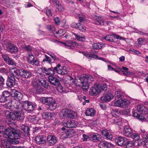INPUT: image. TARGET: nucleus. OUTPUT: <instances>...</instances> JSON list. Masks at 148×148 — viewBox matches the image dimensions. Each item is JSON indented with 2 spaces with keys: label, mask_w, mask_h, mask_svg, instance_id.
<instances>
[{
  "label": "nucleus",
  "mask_w": 148,
  "mask_h": 148,
  "mask_svg": "<svg viewBox=\"0 0 148 148\" xmlns=\"http://www.w3.org/2000/svg\"><path fill=\"white\" fill-rule=\"evenodd\" d=\"M42 102L46 105L47 108L49 110H53L56 108V102L52 97H43L42 99Z\"/></svg>",
  "instance_id": "20e7f679"
},
{
  "label": "nucleus",
  "mask_w": 148,
  "mask_h": 148,
  "mask_svg": "<svg viewBox=\"0 0 148 148\" xmlns=\"http://www.w3.org/2000/svg\"><path fill=\"white\" fill-rule=\"evenodd\" d=\"M90 139L94 142L99 141L101 140V136L100 134L93 133L90 134Z\"/></svg>",
  "instance_id": "6ab92c4d"
},
{
  "label": "nucleus",
  "mask_w": 148,
  "mask_h": 148,
  "mask_svg": "<svg viewBox=\"0 0 148 148\" xmlns=\"http://www.w3.org/2000/svg\"><path fill=\"white\" fill-rule=\"evenodd\" d=\"M130 102L127 100L125 99H124L123 100V102H122V104L121 105V107L125 108L127 107L128 105L130 104Z\"/></svg>",
  "instance_id": "09e8293b"
},
{
  "label": "nucleus",
  "mask_w": 148,
  "mask_h": 148,
  "mask_svg": "<svg viewBox=\"0 0 148 148\" xmlns=\"http://www.w3.org/2000/svg\"><path fill=\"white\" fill-rule=\"evenodd\" d=\"M132 113L133 116L134 117H136L137 118L140 114L139 113H138L135 110H133Z\"/></svg>",
  "instance_id": "680f3d73"
},
{
  "label": "nucleus",
  "mask_w": 148,
  "mask_h": 148,
  "mask_svg": "<svg viewBox=\"0 0 148 148\" xmlns=\"http://www.w3.org/2000/svg\"><path fill=\"white\" fill-rule=\"evenodd\" d=\"M78 82L80 84L77 85V86H82V88L84 90H87L89 88L88 83H90L94 80L92 77L90 75H85V76L79 78Z\"/></svg>",
  "instance_id": "f03ea898"
},
{
  "label": "nucleus",
  "mask_w": 148,
  "mask_h": 148,
  "mask_svg": "<svg viewBox=\"0 0 148 148\" xmlns=\"http://www.w3.org/2000/svg\"><path fill=\"white\" fill-rule=\"evenodd\" d=\"M68 110H62L60 113L61 116L62 118H65L68 117Z\"/></svg>",
  "instance_id": "79ce46f5"
},
{
  "label": "nucleus",
  "mask_w": 148,
  "mask_h": 148,
  "mask_svg": "<svg viewBox=\"0 0 148 148\" xmlns=\"http://www.w3.org/2000/svg\"><path fill=\"white\" fill-rule=\"evenodd\" d=\"M13 100H10L8 102L4 105V107L12 111V109H13Z\"/></svg>",
  "instance_id": "f704fd0d"
},
{
  "label": "nucleus",
  "mask_w": 148,
  "mask_h": 148,
  "mask_svg": "<svg viewBox=\"0 0 148 148\" xmlns=\"http://www.w3.org/2000/svg\"><path fill=\"white\" fill-rule=\"evenodd\" d=\"M18 69L15 67L11 68L9 69L10 73L11 75L12 76L17 77L18 76L19 73H18Z\"/></svg>",
  "instance_id": "7c9ffc66"
},
{
  "label": "nucleus",
  "mask_w": 148,
  "mask_h": 148,
  "mask_svg": "<svg viewBox=\"0 0 148 148\" xmlns=\"http://www.w3.org/2000/svg\"><path fill=\"white\" fill-rule=\"evenodd\" d=\"M86 56L87 58L89 59H91L92 58H94L97 59L98 57V56L95 55H90L88 54H86Z\"/></svg>",
  "instance_id": "603ef678"
},
{
  "label": "nucleus",
  "mask_w": 148,
  "mask_h": 148,
  "mask_svg": "<svg viewBox=\"0 0 148 148\" xmlns=\"http://www.w3.org/2000/svg\"><path fill=\"white\" fill-rule=\"evenodd\" d=\"M59 66V65H57L55 67H51L48 69L45 67H42L41 69L43 73L47 75L51 76L54 75L56 70H57V67H58Z\"/></svg>",
  "instance_id": "0eeeda50"
},
{
  "label": "nucleus",
  "mask_w": 148,
  "mask_h": 148,
  "mask_svg": "<svg viewBox=\"0 0 148 148\" xmlns=\"http://www.w3.org/2000/svg\"><path fill=\"white\" fill-rule=\"evenodd\" d=\"M55 6L56 8H57L59 11L60 12L63 11L64 9L63 6L62 5H61L60 3L57 5H55Z\"/></svg>",
  "instance_id": "3c124183"
},
{
  "label": "nucleus",
  "mask_w": 148,
  "mask_h": 148,
  "mask_svg": "<svg viewBox=\"0 0 148 148\" xmlns=\"http://www.w3.org/2000/svg\"><path fill=\"white\" fill-rule=\"evenodd\" d=\"M75 36V38L77 39L80 41H84L85 40V38L84 37H82L76 34L73 33Z\"/></svg>",
  "instance_id": "de8ad7c7"
},
{
  "label": "nucleus",
  "mask_w": 148,
  "mask_h": 148,
  "mask_svg": "<svg viewBox=\"0 0 148 148\" xmlns=\"http://www.w3.org/2000/svg\"><path fill=\"white\" fill-rule=\"evenodd\" d=\"M19 74L23 78H28L32 76V73L26 69H20L18 70Z\"/></svg>",
  "instance_id": "f8f14e48"
},
{
  "label": "nucleus",
  "mask_w": 148,
  "mask_h": 148,
  "mask_svg": "<svg viewBox=\"0 0 148 148\" xmlns=\"http://www.w3.org/2000/svg\"><path fill=\"white\" fill-rule=\"evenodd\" d=\"M71 26L73 27L78 28L79 30L82 32H85L86 30V27L80 23H73L72 24Z\"/></svg>",
  "instance_id": "bb28decb"
},
{
  "label": "nucleus",
  "mask_w": 148,
  "mask_h": 148,
  "mask_svg": "<svg viewBox=\"0 0 148 148\" xmlns=\"http://www.w3.org/2000/svg\"><path fill=\"white\" fill-rule=\"evenodd\" d=\"M21 129L24 131L27 136L30 135L29 131H30L29 128L27 126L22 125L21 127Z\"/></svg>",
  "instance_id": "72a5a7b5"
},
{
  "label": "nucleus",
  "mask_w": 148,
  "mask_h": 148,
  "mask_svg": "<svg viewBox=\"0 0 148 148\" xmlns=\"http://www.w3.org/2000/svg\"><path fill=\"white\" fill-rule=\"evenodd\" d=\"M27 60L29 64L32 65L38 66L39 65V61L36 58H35L32 53L29 54L27 58Z\"/></svg>",
  "instance_id": "4468645a"
},
{
  "label": "nucleus",
  "mask_w": 148,
  "mask_h": 148,
  "mask_svg": "<svg viewBox=\"0 0 148 148\" xmlns=\"http://www.w3.org/2000/svg\"><path fill=\"white\" fill-rule=\"evenodd\" d=\"M47 28L50 32L53 33L55 32V28L54 26L53 25H48L47 26Z\"/></svg>",
  "instance_id": "8fccbe9b"
},
{
  "label": "nucleus",
  "mask_w": 148,
  "mask_h": 148,
  "mask_svg": "<svg viewBox=\"0 0 148 148\" xmlns=\"http://www.w3.org/2000/svg\"><path fill=\"white\" fill-rule=\"evenodd\" d=\"M61 30H59L58 32H57L56 34H55V36L57 38H58L61 36L63 34L61 33Z\"/></svg>",
  "instance_id": "13d9d810"
},
{
  "label": "nucleus",
  "mask_w": 148,
  "mask_h": 148,
  "mask_svg": "<svg viewBox=\"0 0 148 148\" xmlns=\"http://www.w3.org/2000/svg\"><path fill=\"white\" fill-rule=\"evenodd\" d=\"M58 65H59L60 66L58 67H57V70H56V71L58 74L64 75L67 73V72L66 67L64 66L60 68L61 67L60 65V64H58Z\"/></svg>",
  "instance_id": "393cba45"
},
{
  "label": "nucleus",
  "mask_w": 148,
  "mask_h": 148,
  "mask_svg": "<svg viewBox=\"0 0 148 148\" xmlns=\"http://www.w3.org/2000/svg\"><path fill=\"white\" fill-rule=\"evenodd\" d=\"M123 74L125 76H128L130 74H132V73L131 72L128 71V69L125 67H123L122 69H121Z\"/></svg>",
  "instance_id": "e433bc0d"
},
{
  "label": "nucleus",
  "mask_w": 148,
  "mask_h": 148,
  "mask_svg": "<svg viewBox=\"0 0 148 148\" xmlns=\"http://www.w3.org/2000/svg\"><path fill=\"white\" fill-rule=\"evenodd\" d=\"M14 112L7 111L5 113L6 116L7 117V121L9 119L14 120H22L24 118V114L22 110Z\"/></svg>",
  "instance_id": "7ed1b4c3"
},
{
  "label": "nucleus",
  "mask_w": 148,
  "mask_h": 148,
  "mask_svg": "<svg viewBox=\"0 0 148 148\" xmlns=\"http://www.w3.org/2000/svg\"><path fill=\"white\" fill-rule=\"evenodd\" d=\"M113 36L117 39H119L120 40H125V39L123 37L120 36L116 34H114Z\"/></svg>",
  "instance_id": "052dcab7"
},
{
  "label": "nucleus",
  "mask_w": 148,
  "mask_h": 148,
  "mask_svg": "<svg viewBox=\"0 0 148 148\" xmlns=\"http://www.w3.org/2000/svg\"><path fill=\"white\" fill-rule=\"evenodd\" d=\"M138 143L144 147L148 148V140L145 141L140 140Z\"/></svg>",
  "instance_id": "a18cd8bd"
},
{
  "label": "nucleus",
  "mask_w": 148,
  "mask_h": 148,
  "mask_svg": "<svg viewBox=\"0 0 148 148\" xmlns=\"http://www.w3.org/2000/svg\"><path fill=\"white\" fill-rule=\"evenodd\" d=\"M100 85V87L99 88V89L100 90V92L102 91H106L107 90V86L106 84H103L101 85L99 84H97Z\"/></svg>",
  "instance_id": "c03bdc74"
},
{
  "label": "nucleus",
  "mask_w": 148,
  "mask_h": 148,
  "mask_svg": "<svg viewBox=\"0 0 148 148\" xmlns=\"http://www.w3.org/2000/svg\"><path fill=\"white\" fill-rule=\"evenodd\" d=\"M100 85L97 84H95L90 89L89 92L90 94L92 96H96L98 95L100 92L99 88Z\"/></svg>",
  "instance_id": "ddd939ff"
},
{
  "label": "nucleus",
  "mask_w": 148,
  "mask_h": 148,
  "mask_svg": "<svg viewBox=\"0 0 148 148\" xmlns=\"http://www.w3.org/2000/svg\"><path fill=\"white\" fill-rule=\"evenodd\" d=\"M48 80L51 84L53 85L58 86L60 90H62V87L61 86L59 79L56 77L53 76H49Z\"/></svg>",
  "instance_id": "9b49d317"
},
{
  "label": "nucleus",
  "mask_w": 148,
  "mask_h": 148,
  "mask_svg": "<svg viewBox=\"0 0 148 148\" xmlns=\"http://www.w3.org/2000/svg\"><path fill=\"white\" fill-rule=\"evenodd\" d=\"M75 131L72 129H70L65 132H62L61 137L63 138H70L73 136L75 133Z\"/></svg>",
  "instance_id": "dca6fc26"
},
{
  "label": "nucleus",
  "mask_w": 148,
  "mask_h": 148,
  "mask_svg": "<svg viewBox=\"0 0 148 148\" xmlns=\"http://www.w3.org/2000/svg\"><path fill=\"white\" fill-rule=\"evenodd\" d=\"M122 102H123V100L122 99H120L116 101L114 104L115 106L121 107Z\"/></svg>",
  "instance_id": "49530a36"
},
{
  "label": "nucleus",
  "mask_w": 148,
  "mask_h": 148,
  "mask_svg": "<svg viewBox=\"0 0 148 148\" xmlns=\"http://www.w3.org/2000/svg\"><path fill=\"white\" fill-rule=\"evenodd\" d=\"M2 95L7 99L10 96V94L8 91H4L3 92Z\"/></svg>",
  "instance_id": "5fc2aeb1"
},
{
  "label": "nucleus",
  "mask_w": 148,
  "mask_h": 148,
  "mask_svg": "<svg viewBox=\"0 0 148 148\" xmlns=\"http://www.w3.org/2000/svg\"><path fill=\"white\" fill-rule=\"evenodd\" d=\"M23 105L25 110L29 112L33 111L36 107L34 104L27 101L23 102Z\"/></svg>",
  "instance_id": "9d476101"
},
{
  "label": "nucleus",
  "mask_w": 148,
  "mask_h": 148,
  "mask_svg": "<svg viewBox=\"0 0 148 148\" xmlns=\"http://www.w3.org/2000/svg\"><path fill=\"white\" fill-rule=\"evenodd\" d=\"M3 147L6 148H10L11 147L10 143L6 142H4V143L3 144Z\"/></svg>",
  "instance_id": "bf43d9fd"
},
{
  "label": "nucleus",
  "mask_w": 148,
  "mask_h": 148,
  "mask_svg": "<svg viewBox=\"0 0 148 148\" xmlns=\"http://www.w3.org/2000/svg\"><path fill=\"white\" fill-rule=\"evenodd\" d=\"M124 135L128 137H130L135 140H138L139 139L138 134L133 133L131 129L127 126H125L124 128Z\"/></svg>",
  "instance_id": "39448f33"
},
{
  "label": "nucleus",
  "mask_w": 148,
  "mask_h": 148,
  "mask_svg": "<svg viewBox=\"0 0 148 148\" xmlns=\"http://www.w3.org/2000/svg\"><path fill=\"white\" fill-rule=\"evenodd\" d=\"M45 58L42 61V64H45V62H47L49 64H51L52 63V62L51 58L50 57L46 55H45Z\"/></svg>",
  "instance_id": "a19ab883"
},
{
  "label": "nucleus",
  "mask_w": 148,
  "mask_h": 148,
  "mask_svg": "<svg viewBox=\"0 0 148 148\" xmlns=\"http://www.w3.org/2000/svg\"><path fill=\"white\" fill-rule=\"evenodd\" d=\"M103 39H105L106 40L109 42H114V40L115 38L113 35H108L104 37Z\"/></svg>",
  "instance_id": "4c0bfd02"
},
{
  "label": "nucleus",
  "mask_w": 148,
  "mask_h": 148,
  "mask_svg": "<svg viewBox=\"0 0 148 148\" xmlns=\"http://www.w3.org/2000/svg\"><path fill=\"white\" fill-rule=\"evenodd\" d=\"M126 148H131L134 146V143L132 142L127 141L125 144Z\"/></svg>",
  "instance_id": "37998d69"
},
{
  "label": "nucleus",
  "mask_w": 148,
  "mask_h": 148,
  "mask_svg": "<svg viewBox=\"0 0 148 148\" xmlns=\"http://www.w3.org/2000/svg\"><path fill=\"white\" fill-rule=\"evenodd\" d=\"M46 13L48 16H51L52 15L51 10L50 9H48L46 10Z\"/></svg>",
  "instance_id": "0e129e2a"
},
{
  "label": "nucleus",
  "mask_w": 148,
  "mask_h": 148,
  "mask_svg": "<svg viewBox=\"0 0 148 148\" xmlns=\"http://www.w3.org/2000/svg\"><path fill=\"white\" fill-rule=\"evenodd\" d=\"M101 133L102 135L106 139L111 140L112 138L113 135L111 132L106 129L101 130Z\"/></svg>",
  "instance_id": "a211bd4d"
},
{
  "label": "nucleus",
  "mask_w": 148,
  "mask_h": 148,
  "mask_svg": "<svg viewBox=\"0 0 148 148\" xmlns=\"http://www.w3.org/2000/svg\"><path fill=\"white\" fill-rule=\"evenodd\" d=\"M113 96L110 92H108L101 97V99L103 101H109L113 98Z\"/></svg>",
  "instance_id": "aec40b11"
},
{
  "label": "nucleus",
  "mask_w": 148,
  "mask_h": 148,
  "mask_svg": "<svg viewBox=\"0 0 148 148\" xmlns=\"http://www.w3.org/2000/svg\"><path fill=\"white\" fill-rule=\"evenodd\" d=\"M15 77L10 76H8L7 84L9 87H11L15 84Z\"/></svg>",
  "instance_id": "cd10ccee"
},
{
  "label": "nucleus",
  "mask_w": 148,
  "mask_h": 148,
  "mask_svg": "<svg viewBox=\"0 0 148 148\" xmlns=\"http://www.w3.org/2000/svg\"><path fill=\"white\" fill-rule=\"evenodd\" d=\"M11 95L12 97H14L18 101L21 100L23 97L22 94L16 90H13Z\"/></svg>",
  "instance_id": "a878e982"
},
{
  "label": "nucleus",
  "mask_w": 148,
  "mask_h": 148,
  "mask_svg": "<svg viewBox=\"0 0 148 148\" xmlns=\"http://www.w3.org/2000/svg\"><path fill=\"white\" fill-rule=\"evenodd\" d=\"M2 57L6 63L9 65L16 66V63L12 58H10L7 54H4L1 55Z\"/></svg>",
  "instance_id": "1a4fd4ad"
},
{
  "label": "nucleus",
  "mask_w": 148,
  "mask_h": 148,
  "mask_svg": "<svg viewBox=\"0 0 148 148\" xmlns=\"http://www.w3.org/2000/svg\"><path fill=\"white\" fill-rule=\"evenodd\" d=\"M98 147L100 148H111L112 147V144L108 142L102 141L98 144Z\"/></svg>",
  "instance_id": "4be33fe9"
},
{
  "label": "nucleus",
  "mask_w": 148,
  "mask_h": 148,
  "mask_svg": "<svg viewBox=\"0 0 148 148\" xmlns=\"http://www.w3.org/2000/svg\"><path fill=\"white\" fill-rule=\"evenodd\" d=\"M48 54L54 60H56V56L53 54V53H51V52H50L48 53Z\"/></svg>",
  "instance_id": "774afa93"
},
{
  "label": "nucleus",
  "mask_w": 148,
  "mask_h": 148,
  "mask_svg": "<svg viewBox=\"0 0 148 148\" xmlns=\"http://www.w3.org/2000/svg\"><path fill=\"white\" fill-rule=\"evenodd\" d=\"M54 20L55 21V23L57 25H58L60 24V20L58 17L55 18Z\"/></svg>",
  "instance_id": "e2e57ef3"
},
{
  "label": "nucleus",
  "mask_w": 148,
  "mask_h": 148,
  "mask_svg": "<svg viewBox=\"0 0 148 148\" xmlns=\"http://www.w3.org/2000/svg\"><path fill=\"white\" fill-rule=\"evenodd\" d=\"M148 110L142 105L137 106V111L139 114H146L147 113Z\"/></svg>",
  "instance_id": "b1692460"
},
{
  "label": "nucleus",
  "mask_w": 148,
  "mask_h": 148,
  "mask_svg": "<svg viewBox=\"0 0 148 148\" xmlns=\"http://www.w3.org/2000/svg\"><path fill=\"white\" fill-rule=\"evenodd\" d=\"M92 46L93 49H99L103 47V44L101 42L95 43L92 45Z\"/></svg>",
  "instance_id": "c9c22d12"
},
{
  "label": "nucleus",
  "mask_w": 148,
  "mask_h": 148,
  "mask_svg": "<svg viewBox=\"0 0 148 148\" xmlns=\"http://www.w3.org/2000/svg\"><path fill=\"white\" fill-rule=\"evenodd\" d=\"M7 99L5 97L3 96L2 95L0 97V102H4Z\"/></svg>",
  "instance_id": "69168bd1"
},
{
  "label": "nucleus",
  "mask_w": 148,
  "mask_h": 148,
  "mask_svg": "<svg viewBox=\"0 0 148 148\" xmlns=\"http://www.w3.org/2000/svg\"><path fill=\"white\" fill-rule=\"evenodd\" d=\"M82 136L83 138L82 140L84 141H86L87 140V139L89 138V137L88 136H87L85 134H83L82 135Z\"/></svg>",
  "instance_id": "338daca9"
},
{
  "label": "nucleus",
  "mask_w": 148,
  "mask_h": 148,
  "mask_svg": "<svg viewBox=\"0 0 148 148\" xmlns=\"http://www.w3.org/2000/svg\"><path fill=\"white\" fill-rule=\"evenodd\" d=\"M66 83L68 84L69 85H71L74 83V79L71 76L68 75L66 76L64 79Z\"/></svg>",
  "instance_id": "2f4dec72"
},
{
  "label": "nucleus",
  "mask_w": 148,
  "mask_h": 148,
  "mask_svg": "<svg viewBox=\"0 0 148 148\" xmlns=\"http://www.w3.org/2000/svg\"><path fill=\"white\" fill-rule=\"evenodd\" d=\"M118 144L120 146L123 145L125 144V142L127 140L126 138L124 137L118 136L116 139Z\"/></svg>",
  "instance_id": "c85d7f7f"
},
{
  "label": "nucleus",
  "mask_w": 148,
  "mask_h": 148,
  "mask_svg": "<svg viewBox=\"0 0 148 148\" xmlns=\"http://www.w3.org/2000/svg\"><path fill=\"white\" fill-rule=\"evenodd\" d=\"M93 23L95 24H99L101 25H103L104 24V22L102 18L97 16H94L93 17Z\"/></svg>",
  "instance_id": "412c9836"
},
{
  "label": "nucleus",
  "mask_w": 148,
  "mask_h": 148,
  "mask_svg": "<svg viewBox=\"0 0 148 148\" xmlns=\"http://www.w3.org/2000/svg\"><path fill=\"white\" fill-rule=\"evenodd\" d=\"M70 45V48H73L74 47H77L78 46V44L75 42H73L69 41Z\"/></svg>",
  "instance_id": "864d4df0"
},
{
  "label": "nucleus",
  "mask_w": 148,
  "mask_h": 148,
  "mask_svg": "<svg viewBox=\"0 0 148 148\" xmlns=\"http://www.w3.org/2000/svg\"><path fill=\"white\" fill-rule=\"evenodd\" d=\"M5 131H2V134L4 137L10 139H18L21 137V132L19 130H16L14 129L11 130L5 129Z\"/></svg>",
  "instance_id": "f257e3e1"
},
{
  "label": "nucleus",
  "mask_w": 148,
  "mask_h": 148,
  "mask_svg": "<svg viewBox=\"0 0 148 148\" xmlns=\"http://www.w3.org/2000/svg\"><path fill=\"white\" fill-rule=\"evenodd\" d=\"M54 114L53 113L44 112L42 113V116L43 119L49 120L51 119Z\"/></svg>",
  "instance_id": "c756f323"
},
{
  "label": "nucleus",
  "mask_w": 148,
  "mask_h": 148,
  "mask_svg": "<svg viewBox=\"0 0 148 148\" xmlns=\"http://www.w3.org/2000/svg\"><path fill=\"white\" fill-rule=\"evenodd\" d=\"M62 124L64 127L72 128L76 127L77 125V122L73 120H69L67 122H62Z\"/></svg>",
  "instance_id": "2eb2a0df"
},
{
  "label": "nucleus",
  "mask_w": 148,
  "mask_h": 148,
  "mask_svg": "<svg viewBox=\"0 0 148 148\" xmlns=\"http://www.w3.org/2000/svg\"><path fill=\"white\" fill-rule=\"evenodd\" d=\"M95 111L93 108H90L86 111L85 114L87 116H92L95 114Z\"/></svg>",
  "instance_id": "473e14b6"
},
{
  "label": "nucleus",
  "mask_w": 148,
  "mask_h": 148,
  "mask_svg": "<svg viewBox=\"0 0 148 148\" xmlns=\"http://www.w3.org/2000/svg\"><path fill=\"white\" fill-rule=\"evenodd\" d=\"M3 44L10 52L14 53L18 51V48L14 44H12L11 42L9 40H4Z\"/></svg>",
  "instance_id": "423d86ee"
},
{
  "label": "nucleus",
  "mask_w": 148,
  "mask_h": 148,
  "mask_svg": "<svg viewBox=\"0 0 148 148\" xmlns=\"http://www.w3.org/2000/svg\"><path fill=\"white\" fill-rule=\"evenodd\" d=\"M41 85L45 88H47L49 86V83L47 82L46 81L43 79L39 81Z\"/></svg>",
  "instance_id": "ea45409f"
},
{
  "label": "nucleus",
  "mask_w": 148,
  "mask_h": 148,
  "mask_svg": "<svg viewBox=\"0 0 148 148\" xmlns=\"http://www.w3.org/2000/svg\"><path fill=\"white\" fill-rule=\"evenodd\" d=\"M76 113L75 112L71 110L68 111V117L69 118H73L75 116Z\"/></svg>",
  "instance_id": "58836bf2"
},
{
  "label": "nucleus",
  "mask_w": 148,
  "mask_h": 148,
  "mask_svg": "<svg viewBox=\"0 0 148 148\" xmlns=\"http://www.w3.org/2000/svg\"><path fill=\"white\" fill-rule=\"evenodd\" d=\"M36 90L37 93H39L43 92V88L40 86H38L36 88Z\"/></svg>",
  "instance_id": "6e6d98bb"
},
{
  "label": "nucleus",
  "mask_w": 148,
  "mask_h": 148,
  "mask_svg": "<svg viewBox=\"0 0 148 148\" xmlns=\"http://www.w3.org/2000/svg\"><path fill=\"white\" fill-rule=\"evenodd\" d=\"M48 143L50 146H53L57 142V139L55 136L51 135H48L47 138Z\"/></svg>",
  "instance_id": "f3484780"
},
{
  "label": "nucleus",
  "mask_w": 148,
  "mask_h": 148,
  "mask_svg": "<svg viewBox=\"0 0 148 148\" xmlns=\"http://www.w3.org/2000/svg\"><path fill=\"white\" fill-rule=\"evenodd\" d=\"M141 136L145 141L148 140V134L147 132L143 133Z\"/></svg>",
  "instance_id": "4d7b16f0"
},
{
  "label": "nucleus",
  "mask_w": 148,
  "mask_h": 148,
  "mask_svg": "<svg viewBox=\"0 0 148 148\" xmlns=\"http://www.w3.org/2000/svg\"><path fill=\"white\" fill-rule=\"evenodd\" d=\"M13 107L12 111L13 112L22 110L23 108V102L22 103L18 101L14 100Z\"/></svg>",
  "instance_id": "6e6552de"
},
{
  "label": "nucleus",
  "mask_w": 148,
  "mask_h": 148,
  "mask_svg": "<svg viewBox=\"0 0 148 148\" xmlns=\"http://www.w3.org/2000/svg\"><path fill=\"white\" fill-rule=\"evenodd\" d=\"M46 136L42 135L38 136L35 138L37 143L39 145L45 143L46 142Z\"/></svg>",
  "instance_id": "5701e85b"
}]
</instances>
